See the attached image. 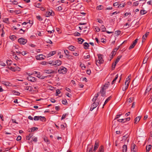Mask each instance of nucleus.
<instances>
[{
	"mask_svg": "<svg viewBox=\"0 0 152 152\" xmlns=\"http://www.w3.org/2000/svg\"><path fill=\"white\" fill-rule=\"evenodd\" d=\"M2 83L6 86H11L12 84L8 81H2L1 82Z\"/></svg>",
	"mask_w": 152,
	"mask_h": 152,
	"instance_id": "9d476101",
	"label": "nucleus"
},
{
	"mask_svg": "<svg viewBox=\"0 0 152 152\" xmlns=\"http://www.w3.org/2000/svg\"><path fill=\"white\" fill-rule=\"evenodd\" d=\"M67 115V114H64L62 116V117L61 118V120H62L64 119L65 118L66 115Z\"/></svg>",
	"mask_w": 152,
	"mask_h": 152,
	"instance_id": "864d4df0",
	"label": "nucleus"
},
{
	"mask_svg": "<svg viewBox=\"0 0 152 152\" xmlns=\"http://www.w3.org/2000/svg\"><path fill=\"white\" fill-rule=\"evenodd\" d=\"M137 40L138 39H137L133 42V43L131 45L129 48V50H130L134 48L135 45H136Z\"/></svg>",
	"mask_w": 152,
	"mask_h": 152,
	"instance_id": "423d86ee",
	"label": "nucleus"
},
{
	"mask_svg": "<svg viewBox=\"0 0 152 152\" xmlns=\"http://www.w3.org/2000/svg\"><path fill=\"white\" fill-rule=\"evenodd\" d=\"M99 96V94L98 93H97L96 95H95V96L92 99V101L93 102H95V101L97 99V97Z\"/></svg>",
	"mask_w": 152,
	"mask_h": 152,
	"instance_id": "cd10ccee",
	"label": "nucleus"
},
{
	"mask_svg": "<svg viewBox=\"0 0 152 152\" xmlns=\"http://www.w3.org/2000/svg\"><path fill=\"white\" fill-rule=\"evenodd\" d=\"M38 128L36 127H33L31 128L28 131L29 132H32L34 131L35 130H37Z\"/></svg>",
	"mask_w": 152,
	"mask_h": 152,
	"instance_id": "5701e85b",
	"label": "nucleus"
},
{
	"mask_svg": "<svg viewBox=\"0 0 152 152\" xmlns=\"http://www.w3.org/2000/svg\"><path fill=\"white\" fill-rule=\"evenodd\" d=\"M12 93L13 94H15L16 95L18 96V95H19L20 94V93L19 92H18L15 90H13L12 91Z\"/></svg>",
	"mask_w": 152,
	"mask_h": 152,
	"instance_id": "c756f323",
	"label": "nucleus"
},
{
	"mask_svg": "<svg viewBox=\"0 0 152 152\" xmlns=\"http://www.w3.org/2000/svg\"><path fill=\"white\" fill-rule=\"evenodd\" d=\"M37 137H34L32 138V140H31V142L32 141H34L35 142H37Z\"/></svg>",
	"mask_w": 152,
	"mask_h": 152,
	"instance_id": "13d9d810",
	"label": "nucleus"
},
{
	"mask_svg": "<svg viewBox=\"0 0 152 152\" xmlns=\"http://www.w3.org/2000/svg\"><path fill=\"white\" fill-rule=\"evenodd\" d=\"M36 17L37 19L39 20H42V18L40 15L37 16Z\"/></svg>",
	"mask_w": 152,
	"mask_h": 152,
	"instance_id": "de8ad7c7",
	"label": "nucleus"
},
{
	"mask_svg": "<svg viewBox=\"0 0 152 152\" xmlns=\"http://www.w3.org/2000/svg\"><path fill=\"white\" fill-rule=\"evenodd\" d=\"M95 29V31L97 32H99L100 31V29L98 27H96Z\"/></svg>",
	"mask_w": 152,
	"mask_h": 152,
	"instance_id": "69168bd1",
	"label": "nucleus"
},
{
	"mask_svg": "<svg viewBox=\"0 0 152 152\" xmlns=\"http://www.w3.org/2000/svg\"><path fill=\"white\" fill-rule=\"evenodd\" d=\"M75 34V36H80V34L77 32H76Z\"/></svg>",
	"mask_w": 152,
	"mask_h": 152,
	"instance_id": "0e129e2a",
	"label": "nucleus"
},
{
	"mask_svg": "<svg viewBox=\"0 0 152 152\" xmlns=\"http://www.w3.org/2000/svg\"><path fill=\"white\" fill-rule=\"evenodd\" d=\"M125 86L124 87H123L122 88V90L123 91H125L128 88V87L129 86L128 84L126 85H125Z\"/></svg>",
	"mask_w": 152,
	"mask_h": 152,
	"instance_id": "79ce46f5",
	"label": "nucleus"
},
{
	"mask_svg": "<svg viewBox=\"0 0 152 152\" xmlns=\"http://www.w3.org/2000/svg\"><path fill=\"white\" fill-rule=\"evenodd\" d=\"M25 90L26 91H32L33 88L31 86H27L24 87Z\"/></svg>",
	"mask_w": 152,
	"mask_h": 152,
	"instance_id": "ddd939ff",
	"label": "nucleus"
},
{
	"mask_svg": "<svg viewBox=\"0 0 152 152\" xmlns=\"http://www.w3.org/2000/svg\"><path fill=\"white\" fill-rule=\"evenodd\" d=\"M127 149V146L124 145H123V149L122 151L123 152H126Z\"/></svg>",
	"mask_w": 152,
	"mask_h": 152,
	"instance_id": "393cba45",
	"label": "nucleus"
},
{
	"mask_svg": "<svg viewBox=\"0 0 152 152\" xmlns=\"http://www.w3.org/2000/svg\"><path fill=\"white\" fill-rule=\"evenodd\" d=\"M148 57L147 55H146L143 60V64H145L146 63L148 59Z\"/></svg>",
	"mask_w": 152,
	"mask_h": 152,
	"instance_id": "aec40b11",
	"label": "nucleus"
},
{
	"mask_svg": "<svg viewBox=\"0 0 152 152\" xmlns=\"http://www.w3.org/2000/svg\"><path fill=\"white\" fill-rule=\"evenodd\" d=\"M131 77V75H129V76L127 77V78L126 79V80L125 81H126V83L127 82H129V81H130L129 80H130V78Z\"/></svg>",
	"mask_w": 152,
	"mask_h": 152,
	"instance_id": "4c0bfd02",
	"label": "nucleus"
},
{
	"mask_svg": "<svg viewBox=\"0 0 152 152\" xmlns=\"http://www.w3.org/2000/svg\"><path fill=\"white\" fill-rule=\"evenodd\" d=\"M27 79L28 80L32 82H34L36 81V78L32 76L28 77H27Z\"/></svg>",
	"mask_w": 152,
	"mask_h": 152,
	"instance_id": "1a4fd4ad",
	"label": "nucleus"
},
{
	"mask_svg": "<svg viewBox=\"0 0 152 152\" xmlns=\"http://www.w3.org/2000/svg\"><path fill=\"white\" fill-rule=\"evenodd\" d=\"M62 9V8L61 6H59L56 8V10L58 11L61 10Z\"/></svg>",
	"mask_w": 152,
	"mask_h": 152,
	"instance_id": "6e6d98bb",
	"label": "nucleus"
},
{
	"mask_svg": "<svg viewBox=\"0 0 152 152\" xmlns=\"http://www.w3.org/2000/svg\"><path fill=\"white\" fill-rule=\"evenodd\" d=\"M110 85V83L109 82H107L104 85L103 87H102V89H104V90H106Z\"/></svg>",
	"mask_w": 152,
	"mask_h": 152,
	"instance_id": "f8f14e48",
	"label": "nucleus"
},
{
	"mask_svg": "<svg viewBox=\"0 0 152 152\" xmlns=\"http://www.w3.org/2000/svg\"><path fill=\"white\" fill-rule=\"evenodd\" d=\"M111 98V97L110 96L106 99L104 102V104H103V106L107 103L110 100Z\"/></svg>",
	"mask_w": 152,
	"mask_h": 152,
	"instance_id": "473e14b6",
	"label": "nucleus"
},
{
	"mask_svg": "<svg viewBox=\"0 0 152 152\" xmlns=\"http://www.w3.org/2000/svg\"><path fill=\"white\" fill-rule=\"evenodd\" d=\"M18 3V2L14 0L12 1V4H14L17 5Z\"/></svg>",
	"mask_w": 152,
	"mask_h": 152,
	"instance_id": "338daca9",
	"label": "nucleus"
},
{
	"mask_svg": "<svg viewBox=\"0 0 152 152\" xmlns=\"http://www.w3.org/2000/svg\"><path fill=\"white\" fill-rule=\"evenodd\" d=\"M46 42L48 43H49L50 44H52V42L49 39H48Z\"/></svg>",
	"mask_w": 152,
	"mask_h": 152,
	"instance_id": "5fc2aeb1",
	"label": "nucleus"
},
{
	"mask_svg": "<svg viewBox=\"0 0 152 152\" xmlns=\"http://www.w3.org/2000/svg\"><path fill=\"white\" fill-rule=\"evenodd\" d=\"M13 58L15 59L16 60H17L19 59L16 55L14 53L13 54Z\"/></svg>",
	"mask_w": 152,
	"mask_h": 152,
	"instance_id": "ea45409f",
	"label": "nucleus"
},
{
	"mask_svg": "<svg viewBox=\"0 0 152 152\" xmlns=\"http://www.w3.org/2000/svg\"><path fill=\"white\" fill-rule=\"evenodd\" d=\"M116 64H116L115 62V63H113V64H112V68H113V69H114L115 68Z\"/></svg>",
	"mask_w": 152,
	"mask_h": 152,
	"instance_id": "e2e57ef3",
	"label": "nucleus"
},
{
	"mask_svg": "<svg viewBox=\"0 0 152 152\" xmlns=\"http://www.w3.org/2000/svg\"><path fill=\"white\" fill-rule=\"evenodd\" d=\"M10 38L11 40H14L16 39V37L15 35H12L10 36Z\"/></svg>",
	"mask_w": 152,
	"mask_h": 152,
	"instance_id": "e433bc0d",
	"label": "nucleus"
},
{
	"mask_svg": "<svg viewBox=\"0 0 152 152\" xmlns=\"http://www.w3.org/2000/svg\"><path fill=\"white\" fill-rule=\"evenodd\" d=\"M56 53V51H51L48 54V57H50V56H52L54 55Z\"/></svg>",
	"mask_w": 152,
	"mask_h": 152,
	"instance_id": "412c9836",
	"label": "nucleus"
},
{
	"mask_svg": "<svg viewBox=\"0 0 152 152\" xmlns=\"http://www.w3.org/2000/svg\"><path fill=\"white\" fill-rule=\"evenodd\" d=\"M21 139V136H19L18 137L16 140L17 141L20 140Z\"/></svg>",
	"mask_w": 152,
	"mask_h": 152,
	"instance_id": "774afa93",
	"label": "nucleus"
},
{
	"mask_svg": "<svg viewBox=\"0 0 152 152\" xmlns=\"http://www.w3.org/2000/svg\"><path fill=\"white\" fill-rule=\"evenodd\" d=\"M105 90L102 89L101 88L100 92V93L101 94V96H105Z\"/></svg>",
	"mask_w": 152,
	"mask_h": 152,
	"instance_id": "4468645a",
	"label": "nucleus"
},
{
	"mask_svg": "<svg viewBox=\"0 0 152 152\" xmlns=\"http://www.w3.org/2000/svg\"><path fill=\"white\" fill-rule=\"evenodd\" d=\"M68 49L71 51H74L76 48L72 45H70L68 47Z\"/></svg>",
	"mask_w": 152,
	"mask_h": 152,
	"instance_id": "6ab92c4d",
	"label": "nucleus"
},
{
	"mask_svg": "<svg viewBox=\"0 0 152 152\" xmlns=\"http://www.w3.org/2000/svg\"><path fill=\"white\" fill-rule=\"evenodd\" d=\"M99 102H94L91 105L93 106L94 108H96L99 104Z\"/></svg>",
	"mask_w": 152,
	"mask_h": 152,
	"instance_id": "c85d7f7f",
	"label": "nucleus"
},
{
	"mask_svg": "<svg viewBox=\"0 0 152 152\" xmlns=\"http://www.w3.org/2000/svg\"><path fill=\"white\" fill-rule=\"evenodd\" d=\"M98 59L96 61V65L99 66L101 64L103 63L104 60L102 58V56L101 54H98Z\"/></svg>",
	"mask_w": 152,
	"mask_h": 152,
	"instance_id": "f257e3e1",
	"label": "nucleus"
},
{
	"mask_svg": "<svg viewBox=\"0 0 152 152\" xmlns=\"http://www.w3.org/2000/svg\"><path fill=\"white\" fill-rule=\"evenodd\" d=\"M8 68L10 70L14 72H15V68H13L12 67H9V66H8Z\"/></svg>",
	"mask_w": 152,
	"mask_h": 152,
	"instance_id": "8fccbe9b",
	"label": "nucleus"
},
{
	"mask_svg": "<svg viewBox=\"0 0 152 152\" xmlns=\"http://www.w3.org/2000/svg\"><path fill=\"white\" fill-rule=\"evenodd\" d=\"M39 116H35L34 118V121H38L39 120Z\"/></svg>",
	"mask_w": 152,
	"mask_h": 152,
	"instance_id": "a18cd8bd",
	"label": "nucleus"
},
{
	"mask_svg": "<svg viewBox=\"0 0 152 152\" xmlns=\"http://www.w3.org/2000/svg\"><path fill=\"white\" fill-rule=\"evenodd\" d=\"M44 140L45 142H48V143H50V141L47 137L45 138Z\"/></svg>",
	"mask_w": 152,
	"mask_h": 152,
	"instance_id": "09e8293b",
	"label": "nucleus"
},
{
	"mask_svg": "<svg viewBox=\"0 0 152 152\" xmlns=\"http://www.w3.org/2000/svg\"><path fill=\"white\" fill-rule=\"evenodd\" d=\"M149 32H147L142 37V42H143L145 40L147 36L149 35Z\"/></svg>",
	"mask_w": 152,
	"mask_h": 152,
	"instance_id": "2eb2a0df",
	"label": "nucleus"
},
{
	"mask_svg": "<svg viewBox=\"0 0 152 152\" xmlns=\"http://www.w3.org/2000/svg\"><path fill=\"white\" fill-rule=\"evenodd\" d=\"M54 12H53L52 10H51L50 11L47 12L45 14V15L46 17H49L50 15L54 16Z\"/></svg>",
	"mask_w": 152,
	"mask_h": 152,
	"instance_id": "0eeeda50",
	"label": "nucleus"
},
{
	"mask_svg": "<svg viewBox=\"0 0 152 152\" xmlns=\"http://www.w3.org/2000/svg\"><path fill=\"white\" fill-rule=\"evenodd\" d=\"M45 56L42 54H40L36 56V58L37 60H42L44 59Z\"/></svg>",
	"mask_w": 152,
	"mask_h": 152,
	"instance_id": "39448f33",
	"label": "nucleus"
},
{
	"mask_svg": "<svg viewBox=\"0 0 152 152\" xmlns=\"http://www.w3.org/2000/svg\"><path fill=\"white\" fill-rule=\"evenodd\" d=\"M83 45L84 46V48L86 49H87L89 47V45L88 44L87 42H85L83 44Z\"/></svg>",
	"mask_w": 152,
	"mask_h": 152,
	"instance_id": "4be33fe9",
	"label": "nucleus"
},
{
	"mask_svg": "<svg viewBox=\"0 0 152 152\" xmlns=\"http://www.w3.org/2000/svg\"><path fill=\"white\" fill-rule=\"evenodd\" d=\"M120 33L121 31H116L115 33V34L117 36H118V35H119L120 34Z\"/></svg>",
	"mask_w": 152,
	"mask_h": 152,
	"instance_id": "a19ab883",
	"label": "nucleus"
},
{
	"mask_svg": "<svg viewBox=\"0 0 152 152\" xmlns=\"http://www.w3.org/2000/svg\"><path fill=\"white\" fill-rule=\"evenodd\" d=\"M0 65L4 66H6V64L3 61H0Z\"/></svg>",
	"mask_w": 152,
	"mask_h": 152,
	"instance_id": "c03bdc74",
	"label": "nucleus"
},
{
	"mask_svg": "<svg viewBox=\"0 0 152 152\" xmlns=\"http://www.w3.org/2000/svg\"><path fill=\"white\" fill-rule=\"evenodd\" d=\"M141 118V116H139L136 117V118L134 119V124H137L140 120Z\"/></svg>",
	"mask_w": 152,
	"mask_h": 152,
	"instance_id": "dca6fc26",
	"label": "nucleus"
},
{
	"mask_svg": "<svg viewBox=\"0 0 152 152\" xmlns=\"http://www.w3.org/2000/svg\"><path fill=\"white\" fill-rule=\"evenodd\" d=\"M18 41L21 44L25 45L27 42V40L23 38H21L18 39Z\"/></svg>",
	"mask_w": 152,
	"mask_h": 152,
	"instance_id": "20e7f679",
	"label": "nucleus"
},
{
	"mask_svg": "<svg viewBox=\"0 0 152 152\" xmlns=\"http://www.w3.org/2000/svg\"><path fill=\"white\" fill-rule=\"evenodd\" d=\"M90 57V56L89 55H87V56H84V58L85 59L89 58Z\"/></svg>",
	"mask_w": 152,
	"mask_h": 152,
	"instance_id": "603ef678",
	"label": "nucleus"
},
{
	"mask_svg": "<svg viewBox=\"0 0 152 152\" xmlns=\"http://www.w3.org/2000/svg\"><path fill=\"white\" fill-rule=\"evenodd\" d=\"M40 72H38V74H37V75L36 76L39 78H40V79H44L45 78V77H43V76H42L41 75H40Z\"/></svg>",
	"mask_w": 152,
	"mask_h": 152,
	"instance_id": "2f4dec72",
	"label": "nucleus"
},
{
	"mask_svg": "<svg viewBox=\"0 0 152 152\" xmlns=\"http://www.w3.org/2000/svg\"><path fill=\"white\" fill-rule=\"evenodd\" d=\"M26 31L25 30L23 29L22 28L20 29L18 31V33L20 34H23Z\"/></svg>",
	"mask_w": 152,
	"mask_h": 152,
	"instance_id": "bb28decb",
	"label": "nucleus"
},
{
	"mask_svg": "<svg viewBox=\"0 0 152 152\" xmlns=\"http://www.w3.org/2000/svg\"><path fill=\"white\" fill-rule=\"evenodd\" d=\"M122 56L121 55H119L118 56L117 58L115 61V62L116 64H117L118 62L119 61L120 58H121Z\"/></svg>",
	"mask_w": 152,
	"mask_h": 152,
	"instance_id": "7c9ffc66",
	"label": "nucleus"
},
{
	"mask_svg": "<svg viewBox=\"0 0 152 152\" xmlns=\"http://www.w3.org/2000/svg\"><path fill=\"white\" fill-rule=\"evenodd\" d=\"M78 42L80 44H82L84 40L81 38H79L77 39Z\"/></svg>",
	"mask_w": 152,
	"mask_h": 152,
	"instance_id": "b1692460",
	"label": "nucleus"
},
{
	"mask_svg": "<svg viewBox=\"0 0 152 152\" xmlns=\"http://www.w3.org/2000/svg\"><path fill=\"white\" fill-rule=\"evenodd\" d=\"M44 72H45L48 74L53 73L54 72L53 70L50 69L45 70Z\"/></svg>",
	"mask_w": 152,
	"mask_h": 152,
	"instance_id": "a211bd4d",
	"label": "nucleus"
},
{
	"mask_svg": "<svg viewBox=\"0 0 152 152\" xmlns=\"http://www.w3.org/2000/svg\"><path fill=\"white\" fill-rule=\"evenodd\" d=\"M39 120L41 121H43L45 119V118L44 117H42L41 116H39Z\"/></svg>",
	"mask_w": 152,
	"mask_h": 152,
	"instance_id": "49530a36",
	"label": "nucleus"
},
{
	"mask_svg": "<svg viewBox=\"0 0 152 152\" xmlns=\"http://www.w3.org/2000/svg\"><path fill=\"white\" fill-rule=\"evenodd\" d=\"M99 146V143L98 140H96L95 142L94 148V151H95Z\"/></svg>",
	"mask_w": 152,
	"mask_h": 152,
	"instance_id": "6e6552de",
	"label": "nucleus"
},
{
	"mask_svg": "<svg viewBox=\"0 0 152 152\" xmlns=\"http://www.w3.org/2000/svg\"><path fill=\"white\" fill-rule=\"evenodd\" d=\"M129 24L128 23H126L124 26H125L126 28H128L129 26Z\"/></svg>",
	"mask_w": 152,
	"mask_h": 152,
	"instance_id": "bf43d9fd",
	"label": "nucleus"
},
{
	"mask_svg": "<svg viewBox=\"0 0 152 152\" xmlns=\"http://www.w3.org/2000/svg\"><path fill=\"white\" fill-rule=\"evenodd\" d=\"M33 135L32 134H29V135L27 136L26 138V139L27 140H29L30 138L32 137V136Z\"/></svg>",
	"mask_w": 152,
	"mask_h": 152,
	"instance_id": "c9c22d12",
	"label": "nucleus"
},
{
	"mask_svg": "<svg viewBox=\"0 0 152 152\" xmlns=\"http://www.w3.org/2000/svg\"><path fill=\"white\" fill-rule=\"evenodd\" d=\"M124 119H119L117 120L118 121L124 123L125 122Z\"/></svg>",
	"mask_w": 152,
	"mask_h": 152,
	"instance_id": "37998d69",
	"label": "nucleus"
},
{
	"mask_svg": "<svg viewBox=\"0 0 152 152\" xmlns=\"http://www.w3.org/2000/svg\"><path fill=\"white\" fill-rule=\"evenodd\" d=\"M15 71H20V69L19 67L18 66L15 67Z\"/></svg>",
	"mask_w": 152,
	"mask_h": 152,
	"instance_id": "052dcab7",
	"label": "nucleus"
},
{
	"mask_svg": "<svg viewBox=\"0 0 152 152\" xmlns=\"http://www.w3.org/2000/svg\"><path fill=\"white\" fill-rule=\"evenodd\" d=\"M140 12V14L141 15H144L146 13V11L143 10H141Z\"/></svg>",
	"mask_w": 152,
	"mask_h": 152,
	"instance_id": "58836bf2",
	"label": "nucleus"
},
{
	"mask_svg": "<svg viewBox=\"0 0 152 152\" xmlns=\"http://www.w3.org/2000/svg\"><path fill=\"white\" fill-rule=\"evenodd\" d=\"M98 152H104V147L103 145H101L99 148Z\"/></svg>",
	"mask_w": 152,
	"mask_h": 152,
	"instance_id": "f3484780",
	"label": "nucleus"
},
{
	"mask_svg": "<svg viewBox=\"0 0 152 152\" xmlns=\"http://www.w3.org/2000/svg\"><path fill=\"white\" fill-rule=\"evenodd\" d=\"M101 28L102 30V31L105 32L106 31V28L104 25H102L101 27Z\"/></svg>",
	"mask_w": 152,
	"mask_h": 152,
	"instance_id": "72a5a7b5",
	"label": "nucleus"
},
{
	"mask_svg": "<svg viewBox=\"0 0 152 152\" xmlns=\"http://www.w3.org/2000/svg\"><path fill=\"white\" fill-rule=\"evenodd\" d=\"M14 12L16 14H18L20 13V12L19 10H16L14 11Z\"/></svg>",
	"mask_w": 152,
	"mask_h": 152,
	"instance_id": "680f3d73",
	"label": "nucleus"
},
{
	"mask_svg": "<svg viewBox=\"0 0 152 152\" xmlns=\"http://www.w3.org/2000/svg\"><path fill=\"white\" fill-rule=\"evenodd\" d=\"M131 151L134 152H135L137 151V147L134 144H133L132 145Z\"/></svg>",
	"mask_w": 152,
	"mask_h": 152,
	"instance_id": "9b49d317",
	"label": "nucleus"
},
{
	"mask_svg": "<svg viewBox=\"0 0 152 152\" xmlns=\"http://www.w3.org/2000/svg\"><path fill=\"white\" fill-rule=\"evenodd\" d=\"M139 4L138 1H137L134 2L133 3V4L135 6H137Z\"/></svg>",
	"mask_w": 152,
	"mask_h": 152,
	"instance_id": "4d7b16f0",
	"label": "nucleus"
},
{
	"mask_svg": "<svg viewBox=\"0 0 152 152\" xmlns=\"http://www.w3.org/2000/svg\"><path fill=\"white\" fill-rule=\"evenodd\" d=\"M67 69L63 66H61L60 67L58 70V72L59 73L63 74H65L67 72Z\"/></svg>",
	"mask_w": 152,
	"mask_h": 152,
	"instance_id": "7ed1b4c3",
	"label": "nucleus"
},
{
	"mask_svg": "<svg viewBox=\"0 0 152 152\" xmlns=\"http://www.w3.org/2000/svg\"><path fill=\"white\" fill-rule=\"evenodd\" d=\"M6 63L8 66H10L12 64V61L10 60H7L6 61Z\"/></svg>",
	"mask_w": 152,
	"mask_h": 152,
	"instance_id": "f704fd0d",
	"label": "nucleus"
},
{
	"mask_svg": "<svg viewBox=\"0 0 152 152\" xmlns=\"http://www.w3.org/2000/svg\"><path fill=\"white\" fill-rule=\"evenodd\" d=\"M151 145H149L148 146H147L146 147V152H149L151 150Z\"/></svg>",
	"mask_w": 152,
	"mask_h": 152,
	"instance_id": "a878e982",
	"label": "nucleus"
},
{
	"mask_svg": "<svg viewBox=\"0 0 152 152\" xmlns=\"http://www.w3.org/2000/svg\"><path fill=\"white\" fill-rule=\"evenodd\" d=\"M48 63L49 64H52V65L58 66L61 64L62 62L60 60H57L56 61H48Z\"/></svg>",
	"mask_w": 152,
	"mask_h": 152,
	"instance_id": "f03ea898",
	"label": "nucleus"
},
{
	"mask_svg": "<svg viewBox=\"0 0 152 152\" xmlns=\"http://www.w3.org/2000/svg\"><path fill=\"white\" fill-rule=\"evenodd\" d=\"M102 6L101 5H100L96 7V9L98 10H101L102 9Z\"/></svg>",
	"mask_w": 152,
	"mask_h": 152,
	"instance_id": "3c124183",
	"label": "nucleus"
}]
</instances>
